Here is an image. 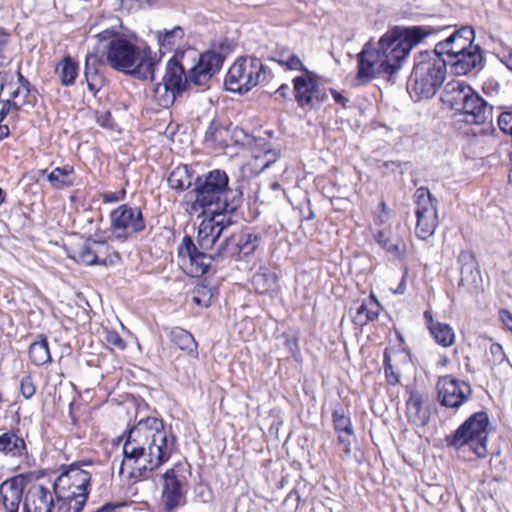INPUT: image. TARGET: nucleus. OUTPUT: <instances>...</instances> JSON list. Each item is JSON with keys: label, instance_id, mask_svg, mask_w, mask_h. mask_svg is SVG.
I'll return each mask as SVG.
<instances>
[{"label": "nucleus", "instance_id": "24", "mask_svg": "<svg viewBox=\"0 0 512 512\" xmlns=\"http://www.w3.org/2000/svg\"><path fill=\"white\" fill-rule=\"evenodd\" d=\"M406 401L408 421L415 426H426L430 419V410L424 405L423 396L417 391L410 390Z\"/></svg>", "mask_w": 512, "mask_h": 512}, {"label": "nucleus", "instance_id": "57", "mask_svg": "<svg viewBox=\"0 0 512 512\" xmlns=\"http://www.w3.org/2000/svg\"><path fill=\"white\" fill-rule=\"evenodd\" d=\"M279 155V152L274 149L266 151L264 154L265 161L263 163L262 169H265L269 167L272 163H274L278 159Z\"/></svg>", "mask_w": 512, "mask_h": 512}, {"label": "nucleus", "instance_id": "64", "mask_svg": "<svg viewBox=\"0 0 512 512\" xmlns=\"http://www.w3.org/2000/svg\"><path fill=\"white\" fill-rule=\"evenodd\" d=\"M501 61L512 71V51L508 55H505Z\"/></svg>", "mask_w": 512, "mask_h": 512}, {"label": "nucleus", "instance_id": "36", "mask_svg": "<svg viewBox=\"0 0 512 512\" xmlns=\"http://www.w3.org/2000/svg\"><path fill=\"white\" fill-rule=\"evenodd\" d=\"M72 173L73 167L70 165L56 167L48 174L47 179L54 188L61 189L73 184L70 178Z\"/></svg>", "mask_w": 512, "mask_h": 512}, {"label": "nucleus", "instance_id": "63", "mask_svg": "<svg viewBox=\"0 0 512 512\" xmlns=\"http://www.w3.org/2000/svg\"><path fill=\"white\" fill-rule=\"evenodd\" d=\"M3 121H0V141L6 138L9 135V127L6 124H2Z\"/></svg>", "mask_w": 512, "mask_h": 512}, {"label": "nucleus", "instance_id": "54", "mask_svg": "<svg viewBox=\"0 0 512 512\" xmlns=\"http://www.w3.org/2000/svg\"><path fill=\"white\" fill-rule=\"evenodd\" d=\"M231 213L232 212H221L219 214H215L216 223H218L219 226H223V231L227 229L229 226H231L233 223L232 218L230 216Z\"/></svg>", "mask_w": 512, "mask_h": 512}, {"label": "nucleus", "instance_id": "48", "mask_svg": "<svg viewBox=\"0 0 512 512\" xmlns=\"http://www.w3.org/2000/svg\"><path fill=\"white\" fill-rule=\"evenodd\" d=\"M230 52V44L227 39H220L217 42H214L212 45V49L206 51L205 53H214L215 55L221 56V66Z\"/></svg>", "mask_w": 512, "mask_h": 512}, {"label": "nucleus", "instance_id": "15", "mask_svg": "<svg viewBox=\"0 0 512 512\" xmlns=\"http://www.w3.org/2000/svg\"><path fill=\"white\" fill-rule=\"evenodd\" d=\"M161 505L166 512H171L186 502V478L174 468L162 475Z\"/></svg>", "mask_w": 512, "mask_h": 512}, {"label": "nucleus", "instance_id": "11", "mask_svg": "<svg viewBox=\"0 0 512 512\" xmlns=\"http://www.w3.org/2000/svg\"><path fill=\"white\" fill-rule=\"evenodd\" d=\"M414 199L417 205L415 233L420 239L425 240L434 234L438 225L437 199L426 187L417 188Z\"/></svg>", "mask_w": 512, "mask_h": 512}, {"label": "nucleus", "instance_id": "45", "mask_svg": "<svg viewBox=\"0 0 512 512\" xmlns=\"http://www.w3.org/2000/svg\"><path fill=\"white\" fill-rule=\"evenodd\" d=\"M194 499L200 503H210L213 492L208 484L198 483L194 487Z\"/></svg>", "mask_w": 512, "mask_h": 512}, {"label": "nucleus", "instance_id": "60", "mask_svg": "<svg viewBox=\"0 0 512 512\" xmlns=\"http://www.w3.org/2000/svg\"><path fill=\"white\" fill-rule=\"evenodd\" d=\"M499 314L505 327L510 330L512 328V314L508 310H501Z\"/></svg>", "mask_w": 512, "mask_h": 512}, {"label": "nucleus", "instance_id": "56", "mask_svg": "<svg viewBox=\"0 0 512 512\" xmlns=\"http://www.w3.org/2000/svg\"><path fill=\"white\" fill-rule=\"evenodd\" d=\"M11 111H14V105L9 100L0 97V121H3Z\"/></svg>", "mask_w": 512, "mask_h": 512}, {"label": "nucleus", "instance_id": "9", "mask_svg": "<svg viewBox=\"0 0 512 512\" xmlns=\"http://www.w3.org/2000/svg\"><path fill=\"white\" fill-rule=\"evenodd\" d=\"M267 72L260 59L245 56L237 59L230 67L224 85L226 90L234 93H246L256 85L266 80Z\"/></svg>", "mask_w": 512, "mask_h": 512}, {"label": "nucleus", "instance_id": "38", "mask_svg": "<svg viewBox=\"0 0 512 512\" xmlns=\"http://www.w3.org/2000/svg\"><path fill=\"white\" fill-rule=\"evenodd\" d=\"M184 37V31L180 26H175L171 30L158 32V43L161 50H172L175 44Z\"/></svg>", "mask_w": 512, "mask_h": 512}, {"label": "nucleus", "instance_id": "42", "mask_svg": "<svg viewBox=\"0 0 512 512\" xmlns=\"http://www.w3.org/2000/svg\"><path fill=\"white\" fill-rule=\"evenodd\" d=\"M86 501L85 496H78L74 504L69 501H57L56 512H81Z\"/></svg>", "mask_w": 512, "mask_h": 512}, {"label": "nucleus", "instance_id": "17", "mask_svg": "<svg viewBox=\"0 0 512 512\" xmlns=\"http://www.w3.org/2000/svg\"><path fill=\"white\" fill-rule=\"evenodd\" d=\"M458 262L461 265L458 289L471 296L479 295L483 291V279L475 256L469 251H462Z\"/></svg>", "mask_w": 512, "mask_h": 512}, {"label": "nucleus", "instance_id": "32", "mask_svg": "<svg viewBox=\"0 0 512 512\" xmlns=\"http://www.w3.org/2000/svg\"><path fill=\"white\" fill-rule=\"evenodd\" d=\"M168 184L171 188L183 191L189 188L192 183V175L187 165L176 167L168 177Z\"/></svg>", "mask_w": 512, "mask_h": 512}, {"label": "nucleus", "instance_id": "4", "mask_svg": "<svg viewBox=\"0 0 512 512\" xmlns=\"http://www.w3.org/2000/svg\"><path fill=\"white\" fill-rule=\"evenodd\" d=\"M106 48L107 63L115 70L139 80H155L159 60L149 48H140L121 36H113Z\"/></svg>", "mask_w": 512, "mask_h": 512}, {"label": "nucleus", "instance_id": "14", "mask_svg": "<svg viewBox=\"0 0 512 512\" xmlns=\"http://www.w3.org/2000/svg\"><path fill=\"white\" fill-rule=\"evenodd\" d=\"M436 390L440 405L452 409L462 406L472 395V388L467 382L451 375L439 377Z\"/></svg>", "mask_w": 512, "mask_h": 512}, {"label": "nucleus", "instance_id": "31", "mask_svg": "<svg viewBox=\"0 0 512 512\" xmlns=\"http://www.w3.org/2000/svg\"><path fill=\"white\" fill-rule=\"evenodd\" d=\"M55 72L62 85L69 86L75 82L78 75V65L70 56H67L56 66Z\"/></svg>", "mask_w": 512, "mask_h": 512}, {"label": "nucleus", "instance_id": "51", "mask_svg": "<svg viewBox=\"0 0 512 512\" xmlns=\"http://www.w3.org/2000/svg\"><path fill=\"white\" fill-rule=\"evenodd\" d=\"M498 125L504 133L512 135V111L501 113L498 116Z\"/></svg>", "mask_w": 512, "mask_h": 512}, {"label": "nucleus", "instance_id": "5", "mask_svg": "<svg viewBox=\"0 0 512 512\" xmlns=\"http://www.w3.org/2000/svg\"><path fill=\"white\" fill-rule=\"evenodd\" d=\"M441 100L455 112L464 115L466 123L479 125L492 117L493 107L463 81L448 82L444 87Z\"/></svg>", "mask_w": 512, "mask_h": 512}, {"label": "nucleus", "instance_id": "22", "mask_svg": "<svg viewBox=\"0 0 512 512\" xmlns=\"http://www.w3.org/2000/svg\"><path fill=\"white\" fill-rule=\"evenodd\" d=\"M54 500L51 491L43 485H33L24 502L25 512H53Z\"/></svg>", "mask_w": 512, "mask_h": 512}, {"label": "nucleus", "instance_id": "39", "mask_svg": "<svg viewBox=\"0 0 512 512\" xmlns=\"http://www.w3.org/2000/svg\"><path fill=\"white\" fill-rule=\"evenodd\" d=\"M332 417L334 429L339 434H346L347 436L354 435L351 419L345 414L343 408L335 409L332 413Z\"/></svg>", "mask_w": 512, "mask_h": 512}, {"label": "nucleus", "instance_id": "59", "mask_svg": "<svg viewBox=\"0 0 512 512\" xmlns=\"http://www.w3.org/2000/svg\"><path fill=\"white\" fill-rule=\"evenodd\" d=\"M97 123L102 126V127H110L111 126V120H112V117H111V113L106 111V112H103L101 114H97Z\"/></svg>", "mask_w": 512, "mask_h": 512}, {"label": "nucleus", "instance_id": "25", "mask_svg": "<svg viewBox=\"0 0 512 512\" xmlns=\"http://www.w3.org/2000/svg\"><path fill=\"white\" fill-rule=\"evenodd\" d=\"M223 232V226L216 223L215 214H210V217L199 225L197 243L201 249H213Z\"/></svg>", "mask_w": 512, "mask_h": 512}, {"label": "nucleus", "instance_id": "12", "mask_svg": "<svg viewBox=\"0 0 512 512\" xmlns=\"http://www.w3.org/2000/svg\"><path fill=\"white\" fill-rule=\"evenodd\" d=\"M195 244L193 239L185 235L178 247L179 265L183 271L191 277H200L208 272L211 265V257Z\"/></svg>", "mask_w": 512, "mask_h": 512}, {"label": "nucleus", "instance_id": "55", "mask_svg": "<svg viewBox=\"0 0 512 512\" xmlns=\"http://www.w3.org/2000/svg\"><path fill=\"white\" fill-rule=\"evenodd\" d=\"M289 95L290 87L288 84H281L273 93L274 99L277 101L290 99Z\"/></svg>", "mask_w": 512, "mask_h": 512}, {"label": "nucleus", "instance_id": "34", "mask_svg": "<svg viewBox=\"0 0 512 512\" xmlns=\"http://www.w3.org/2000/svg\"><path fill=\"white\" fill-rule=\"evenodd\" d=\"M29 358L37 366L44 365L51 360L48 342L45 337L40 336L39 341L30 345Z\"/></svg>", "mask_w": 512, "mask_h": 512}, {"label": "nucleus", "instance_id": "13", "mask_svg": "<svg viewBox=\"0 0 512 512\" xmlns=\"http://www.w3.org/2000/svg\"><path fill=\"white\" fill-rule=\"evenodd\" d=\"M293 94L302 108L314 109L328 99L326 91L319 87L317 75L312 71H306L293 79Z\"/></svg>", "mask_w": 512, "mask_h": 512}, {"label": "nucleus", "instance_id": "46", "mask_svg": "<svg viewBox=\"0 0 512 512\" xmlns=\"http://www.w3.org/2000/svg\"><path fill=\"white\" fill-rule=\"evenodd\" d=\"M488 362L491 365H499L507 360L503 347L498 343H492L489 348Z\"/></svg>", "mask_w": 512, "mask_h": 512}, {"label": "nucleus", "instance_id": "37", "mask_svg": "<svg viewBox=\"0 0 512 512\" xmlns=\"http://www.w3.org/2000/svg\"><path fill=\"white\" fill-rule=\"evenodd\" d=\"M180 93L174 91L164 83H157L153 89V97L157 105L161 108H169Z\"/></svg>", "mask_w": 512, "mask_h": 512}, {"label": "nucleus", "instance_id": "44", "mask_svg": "<svg viewBox=\"0 0 512 512\" xmlns=\"http://www.w3.org/2000/svg\"><path fill=\"white\" fill-rule=\"evenodd\" d=\"M211 297L212 294L210 290L205 286H201L194 289L192 300L198 306L209 307L211 304Z\"/></svg>", "mask_w": 512, "mask_h": 512}, {"label": "nucleus", "instance_id": "1", "mask_svg": "<svg viewBox=\"0 0 512 512\" xmlns=\"http://www.w3.org/2000/svg\"><path fill=\"white\" fill-rule=\"evenodd\" d=\"M175 443L176 437L165 428L162 420L154 417L140 420L127 434L119 474L128 469L130 478L136 481L148 479L169 460Z\"/></svg>", "mask_w": 512, "mask_h": 512}, {"label": "nucleus", "instance_id": "21", "mask_svg": "<svg viewBox=\"0 0 512 512\" xmlns=\"http://www.w3.org/2000/svg\"><path fill=\"white\" fill-rule=\"evenodd\" d=\"M456 75H466L472 70L483 67V54L479 45L474 42L466 49L458 53L451 60H445Z\"/></svg>", "mask_w": 512, "mask_h": 512}, {"label": "nucleus", "instance_id": "27", "mask_svg": "<svg viewBox=\"0 0 512 512\" xmlns=\"http://www.w3.org/2000/svg\"><path fill=\"white\" fill-rule=\"evenodd\" d=\"M26 444L24 440L13 432H6L0 435V452L12 457H19L25 453Z\"/></svg>", "mask_w": 512, "mask_h": 512}, {"label": "nucleus", "instance_id": "30", "mask_svg": "<svg viewBox=\"0 0 512 512\" xmlns=\"http://www.w3.org/2000/svg\"><path fill=\"white\" fill-rule=\"evenodd\" d=\"M210 255L211 261H222L238 254L236 237H225L217 246L215 245Z\"/></svg>", "mask_w": 512, "mask_h": 512}, {"label": "nucleus", "instance_id": "33", "mask_svg": "<svg viewBox=\"0 0 512 512\" xmlns=\"http://www.w3.org/2000/svg\"><path fill=\"white\" fill-rule=\"evenodd\" d=\"M380 303L374 295H371L368 302L362 303L357 309L356 321L360 325H365L369 321L375 320L380 312Z\"/></svg>", "mask_w": 512, "mask_h": 512}, {"label": "nucleus", "instance_id": "16", "mask_svg": "<svg viewBox=\"0 0 512 512\" xmlns=\"http://www.w3.org/2000/svg\"><path fill=\"white\" fill-rule=\"evenodd\" d=\"M110 250L111 247L106 241L88 238L78 246L72 248L69 252V257L88 266H108L113 263L110 257Z\"/></svg>", "mask_w": 512, "mask_h": 512}, {"label": "nucleus", "instance_id": "50", "mask_svg": "<svg viewBox=\"0 0 512 512\" xmlns=\"http://www.w3.org/2000/svg\"><path fill=\"white\" fill-rule=\"evenodd\" d=\"M284 67H286V69L288 70H291V71H301L302 74H305L306 71H310L302 62V60L295 54L293 53L289 59H287Z\"/></svg>", "mask_w": 512, "mask_h": 512}, {"label": "nucleus", "instance_id": "58", "mask_svg": "<svg viewBox=\"0 0 512 512\" xmlns=\"http://www.w3.org/2000/svg\"><path fill=\"white\" fill-rule=\"evenodd\" d=\"M277 58L275 59L281 66H284L287 59L294 53L288 48H281L277 52Z\"/></svg>", "mask_w": 512, "mask_h": 512}, {"label": "nucleus", "instance_id": "62", "mask_svg": "<svg viewBox=\"0 0 512 512\" xmlns=\"http://www.w3.org/2000/svg\"><path fill=\"white\" fill-rule=\"evenodd\" d=\"M331 94L333 96V99L336 103L341 104L343 107H346V103L348 102V99L345 98L341 93L338 91L331 89Z\"/></svg>", "mask_w": 512, "mask_h": 512}, {"label": "nucleus", "instance_id": "10", "mask_svg": "<svg viewBox=\"0 0 512 512\" xmlns=\"http://www.w3.org/2000/svg\"><path fill=\"white\" fill-rule=\"evenodd\" d=\"M110 227L113 238L125 242L145 230L146 224L140 208L121 204L110 212Z\"/></svg>", "mask_w": 512, "mask_h": 512}, {"label": "nucleus", "instance_id": "26", "mask_svg": "<svg viewBox=\"0 0 512 512\" xmlns=\"http://www.w3.org/2000/svg\"><path fill=\"white\" fill-rule=\"evenodd\" d=\"M169 337L171 342L182 351L187 352L194 358L198 357L197 343L193 335L180 327L170 330Z\"/></svg>", "mask_w": 512, "mask_h": 512}, {"label": "nucleus", "instance_id": "53", "mask_svg": "<svg viewBox=\"0 0 512 512\" xmlns=\"http://www.w3.org/2000/svg\"><path fill=\"white\" fill-rule=\"evenodd\" d=\"M126 196V190L122 189L119 192H106L101 195L104 203H115L124 200Z\"/></svg>", "mask_w": 512, "mask_h": 512}, {"label": "nucleus", "instance_id": "43", "mask_svg": "<svg viewBox=\"0 0 512 512\" xmlns=\"http://www.w3.org/2000/svg\"><path fill=\"white\" fill-rule=\"evenodd\" d=\"M54 494L56 496L57 501H69L71 503H75L80 493L83 491L77 488H66L59 490L55 484L53 485Z\"/></svg>", "mask_w": 512, "mask_h": 512}, {"label": "nucleus", "instance_id": "40", "mask_svg": "<svg viewBox=\"0 0 512 512\" xmlns=\"http://www.w3.org/2000/svg\"><path fill=\"white\" fill-rule=\"evenodd\" d=\"M238 254L248 256L252 254L259 245L260 238L257 234L243 233L239 238H236Z\"/></svg>", "mask_w": 512, "mask_h": 512}, {"label": "nucleus", "instance_id": "19", "mask_svg": "<svg viewBox=\"0 0 512 512\" xmlns=\"http://www.w3.org/2000/svg\"><path fill=\"white\" fill-rule=\"evenodd\" d=\"M475 40V31L471 26H463L455 30L445 40L438 42L433 50L444 60H451L466 49Z\"/></svg>", "mask_w": 512, "mask_h": 512}, {"label": "nucleus", "instance_id": "28", "mask_svg": "<svg viewBox=\"0 0 512 512\" xmlns=\"http://www.w3.org/2000/svg\"><path fill=\"white\" fill-rule=\"evenodd\" d=\"M98 65H100L98 55L89 54L86 57L84 74L88 89L93 93H96L102 84V77L99 75Z\"/></svg>", "mask_w": 512, "mask_h": 512}, {"label": "nucleus", "instance_id": "20", "mask_svg": "<svg viewBox=\"0 0 512 512\" xmlns=\"http://www.w3.org/2000/svg\"><path fill=\"white\" fill-rule=\"evenodd\" d=\"M82 466L91 467V463H74L69 468L61 473L55 480V486L59 490L66 488H77L82 490L80 496H85L88 499L89 486L91 481V472L82 468Z\"/></svg>", "mask_w": 512, "mask_h": 512}, {"label": "nucleus", "instance_id": "41", "mask_svg": "<svg viewBox=\"0 0 512 512\" xmlns=\"http://www.w3.org/2000/svg\"><path fill=\"white\" fill-rule=\"evenodd\" d=\"M375 240L387 252L396 253L399 251L398 240L393 239L389 231H378L375 235Z\"/></svg>", "mask_w": 512, "mask_h": 512}, {"label": "nucleus", "instance_id": "49", "mask_svg": "<svg viewBox=\"0 0 512 512\" xmlns=\"http://www.w3.org/2000/svg\"><path fill=\"white\" fill-rule=\"evenodd\" d=\"M36 388L30 375H26L21 379L20 392L26 399H30L35 394Z\"/></svg>", "mask_w": 512, "mask_h": 512}, {"label": "nucleus", "instance_id": "47", "mask_svg": "<svg viewBox=\"0 0 512 512\" xmlns=\"http://www.w3.org/2000/svg\"><path fill=\"white\" fill-rule=\"evenodd\" d=\"M384 371H385L387 382L390 385H396L399 383L400 373L394 369V367L391 363V358L387 353L384 354Z\"/></svg>", "mask_w": 512, "mask_h": 512}, {"label": "nucleus", "instance_id": "23", "mask_svg": "<svg viewBox=\"0 0 512 512\" xmlns=\"http://www.w3.org/2000/svg\"><path fill=\"white\" fill-rule=\"evenodd\" d=\"M24 478H10L0 485V496L8 512H18L24 490Z\"/></svg>", "mask_w": 512, "mask_h": 512}, {"label": "nucleus", "instance_id": "61", "mask_svg": "<svg viewBox=\"0 0 512 512\" xmlns=\"http://www.w3.org/2000/svg\"><path fill=\"white\" fill-rule=\"evenodd\" d=\"M350 437L351 436H347L346 434H339L338 436V440L340 442V444H342L344 446V453L346 455H350L351 453V448H350V445H351V441H350Z\"/></svg>", "mask_w": 512, "mask_h": 512}, {"label": "nucleus", "instance_id": "8", "mask_svg": "<svg viewBox=\"0 0 512 512\" xmlns=\"http://www.w3.org/2000/svg\"><path fill=\"white\" fill-rule=\"evenodd\" d=\"M489 416L484 411L470 415L453 433L446 435L447 447L460 450L468 447L479 458L488 454Z\"/></svg>", "mask_w": 512, "mask_h": 512}, {"label": "nucleus", "instance_id": "18", "mask_svg": "<svg viewBox=\"0 0 512 512\" xmlns=\"http://www.w3.org/2000/svg\"><path fill=\"white\" fill-rule=\"evenodd\" d=\"M30 87V82L20 70L17 71V81L14 80V76L10 72H0V97L6 93L8 96L6 99L14 105L15 112H18L27 103Z\"/></svg>", "mask_w": 512, "mask_h": 512}, {"label": "nucleus", "instance_id": "52", "mask_svg": "<svg viewBox=\"0 0 512 512\" xmlns=\"http://www.w3.org/2000/svg\"><path fill=\"white\" fill-rule=\"evenodd\" d=\"M105 339L109 345L114 346L119 350H124L126 348L125 341L116 331H107Z\"/></svg>", "mask_w": 512, "mask_h": 512}, {"label": "nucleus", "instance_id": "35", "mask_svg": "<svg viewBox=\"0 0 512 512\" xmlns=\"http://www.w3.org/2000/svg\"><path fill=\"white\" fill-rule=\"evenodd\" d=\"M429 330L435 341L443 347H449L454 343L455 334L448 324L437 322L430 325Z\"/></svg>", "mask_w": 512, "mask_h": 512}, {"label": "nucleus", "instance_id": "2", "mask_svg": "<svg viewBox=\"0 0 512 512\" xmlns=\"http://www.w3.org/2000/svg\"><path fill=\"white\" fill-rule=\"evenodd\" d=\"M436 32L431 26H397L379 39L377 47L367 42L357 55L358 69L354 81L357 85H365L381 74H395L411 50Z\"/></svg>", "mask_w": 512, "mask_h": 512}, {"label": "nucleus", "instance_id": "6", "mask_svg": "<svg viewBox=\"0 0 512 512\" xmlns=\"http://www.w3.org/2000/svg\"><path fill=\"white\" fill-rule=\"evenodd\" d=\"M220 68L221 56L202 53L198 62L186 74L182 64L173 57L166 64L162 83L181 94L191 84L199 87L206 85Z\"/></svg>", "mask_w": 512, "mask_h": 512}, {"label": "nucleus", "instance_id": "3", "mask_svg": "<svg viewBox=\"0 0 512 512\" xmlns=\"http://www.w3.org/2000/svg\"><path fill=\"white\" fill-rule=\"evenodd\" d=\"M190 194L194 200L187 211L197 216L235 212L242 203V192L229 187V177L221 169L197 176Z\"/></svg>", "mask_w": 512, "mask_h": 512}, {"label": "nucleus", "instance_id": "29", "mask_svg": "<svg viewBox=\"0 0 512 512\" xmlns=\"http://www.w3.org/2000/svg\"><path fill=\"white\" fill-rule=\"evenodd\" d=\"M278 277L274 272L262 269L255 273L252 278V284L255 290L260 294L269 293L276 290Z\"/></svg>", "mask_w": 512, "mask_h": 512}, {"label": "nucleus", "instance_id": "7", "mask_svg": "<svg viewBox=\"0 0 512 512\" xmlns=\"http://www.w3.org/2000/svg\"><path fill=\"white\" fill-rule=\"evenodd\" d=\"M447 65L433 51H421L414 58L410 87L420 97H433L445 81Z\"/></svg>", "mask_w": 512, "mask_h": 512}]
</instances>
